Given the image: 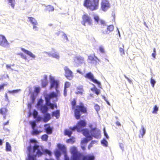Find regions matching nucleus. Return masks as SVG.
<instances>
[{
  "instance_id": "13",
  "label": "nucleus",
  "mask_w": 160,
  "mask_h": 160,
  "mask_svg": "<svg viewBox=\"0 0 160 160\" xmlns=\"http://www.w3.org/2000/svg\"><path fill=\"white\" fill-rule=\"evenodd\" d=\"M82 156L81 153L77 151H75L72 153V160H79Z\"/></svg>"
},
{
  "instance_id": "17",
  "label": "nucleus",
  "mask_w": 160,
  "mask_h": 160,
  "mask_svg": "<svg viewBox=\"0 0 160 160\" xmlns=\"http://www.w3.org/2000/svg\"><path fill=\"white\" fill-rule=\"evenodd\" d=\"M50 88L52 89L53 88H58L59 86V82L58 81L55 80L54 79H52L51 80Z\"/></svg>"
},
{
  "instance_id": "10",
  "label": "nucleus",
  "mask_w": 160,
  "mask_h": 160,
  "mask_svg": "<svg viewBox=\"0 0 160 160\" xmlns=\"http://www.w3.org/2000/svg\"><path fill=\"white\" fill-rule=\"evenodd\" d=\"M9 43L5 37L3 35L0 34V45L4 47H8Z\"/></svg>"
},
{
  "instance_id": "2",
  "label": "nucleus",
  "mask_w": 160,
  "mask_h": 160,
  "mask_svg": "<svg viewBox=\"0 0 160 160\" xmlns=\"http://www.w3.org/2000/svg\"><path fill=\"white\" fill-rule=\"evenodd\" d=\"M99 0H85L83 5L88 9L93 11L98 9Z\"/></svg>"
},
{
  "instance_id": "56",
  "label": "nucleus",
  "mask_w": 160,
  "mask_h": 160,
  "mask_svg": "<svg viewBox=\"0 0 160 160\" xmlns=\"http://www.w3.org/2000/svg\"><path fill=\"white\" fill-rule=\"evenodd\" d=\"M58 88H55V89L56 90V93H55L57 95V97L58 96H60V91L58 89Z\"/></svg>"
},
{
  "instance_id": "46",
  "label": "nucleus",
  "mask_w": 160,
  "mask_h": 160,
  "mask_svg": "<svg viewBox=\"0 0 160 160\" xmlns=\"http://www.w3.org/2000/svg\"><path fill=\"white\" fill-rule=\"evenodd\" d=\"M93 18L95 20V21L97 23H98L99 20V17L97 15H96Z\"/></svg>"
},
{
  "instance_id": "29",
  "label": "nucleus",
  "mask_w": 160,
  "mask_h": 160,
  "mask_svg": "<svg viewBox=\"0 0 160 160\" xmlns=\"http://www.w3.org/2000/svg\"><path fill=\"white\" fill-rule=\"evenodd\" d=\"M72 133L71 130L68 129H65L64 131V134L65 135H67L69 137H70Z\"/></svg>"
},
{
  "instance_id": "34",
  "label": "nucleus",
  "mask_w": 160,
  "mask_h": 160,
  "mask_svg": "<svg viewBox=\"0 0 160 160\" xmlns=\"http://www.w3.org/2000/svg\"><path fill=\"white\" fill-rule=\"evenodd\" d=\"M6 150L7 151H10L11 150V147L9 142H6Z\"/></svg>"
},
{
  "instance_id": "27",
  "label": "nucleus",
  "mask_w": 160,
  "mask_h": 160,
  "mask_svg": "<svg viewBox=\"0 0 160 160\" xmlns=\"http://www.w3.org/2000/svg\"><path fill=\"white\" fill-rule=\"evenodd\" d=\"M93 86H94V87L93 88H92L91 89V90L95 92V93H96L97 95H98L99 94L100 92V90L99 89H98L96 87L94 84H92Z\"/></svg>"
},
{
  "instance_id": "7",
  "label": "nucleus",
  "mask_w": 160,
  "mask_h": 160,
  "mask_svg": "<svg viewBox=\"0 0 160 160\" xmlns=\"http://www.w3.org/2000/svg\"><path fill=\"white\" fill-rule=\"evenodd\" d=\"M90 134L93 137L97 139L101 137L100 131L96 128H92L89 131Z\"/></svg>"
},
{
  "instance_id": "39",
  "label": "nucleus",
  "mask_w": 160,
  "mask_h": 160,
  "mask_svg": "<svg viewBox=\"0 0 160 160\" xmlns=\"http://www.w3.org/2000/svg\"><path fill=\"white\" fill-rule=\"evenodd\" d=\"M8 2H9L10 3V5L12 8H14L15 3V0H8Z\"/></svg>"
},
{
  "instance_id": "48",
  "label": "nucleus",
  "mask_w": 160,
  "mask_h": 160,
  "mask_svg": "<svg viewBox=\"0 0 160 160\" xmlns=\"http://www.w3.org/2000/svg\"><path fill=\"white\" fill-rule=\"evenodd\" d=\"M94 108L97 112L100 109L99 106L97 104H95L94 106Z\"/></svg>"
},
{
  "instance_id": "4",
  "label": "nucleus",
  "mask_w": 160,
  "mask_h": 160,
  "mask_svg": "<svg viewBox=\"0 0 160 160\" xmlns=\"http://www.w3.org/2000/svg\"><path fill=\"white\" fill-rule=\"evenodd\" d=\"M84 77L92 81L94 83L97 84L98 87L102 88L101 84L100 82L98 81L97 80L94 78L93 74L91 72L87 73L84 76Z\"/></svg>"
},
{
  "instance_id": "5",
  "label": "nucleus",
  "mask_w": 160,
  "mask_h": 160,
  "mask_svg": "<svg viewBox=\"0 0 160 160\" xmlns=\"http://www.w3.org/2000/svg\"><path fill=\"white\" fill-rule=\"evenodd\" d=\"M29 123L31 125L32 128L33 129V130L31 132V133L32 135H37L42 132V131L40 130L35 129V128L36 126V122L35 121H30L29 122Z\"/></svg>"
},
{
  "instance_id": "3",
  "label": "nucleus",
  "mask_w": 160,
  "mask_h": 160,
  "mask_svg": "<svg viewBox=\"0 0 160 160\" xmlns=\"http://www.w3.org/2000/svg\"><path fill=\"white\" fill-rule=\"evenodd\" d=\"M82 133L86 138H84L81 141L82 144L87 143L89 141L92 139V136L90 134L89 131L87 128L82 130Z\"/></svg>"
},
{
  "instance_id": "51",
  "label": "nucleus",
  "mask_w": 160,
  "mask_h": 160,
  "mask_svg": "<svg viewBox=\"0 0 160 160\" xmlns=\"http://www.w3.org/2000/svg\"><path fill=\"white\" fill-rule=\"evenodd\" d=\"M69 128L71 130H72V131L76 129H77V131H78V127L77 125L76 126H74V127H70Z\"/></svg>"
},
{
  "instance_id": "47",
  "label": "nucleus",
  "mask_w": 160,
  "mask_h": 160,
  "mask_svg": "<svg viewBox=\"0 0 160 160\" xmlns=\"http://www.w3.org/2000/svg\"><path fill=\"white\" fill-rule=\"evenodd\" d=\"M150 83L152 84V87H154L156 83L155 81L153 79L151 78L150 80Z\"/></svg>"
},
{
  "instance_id": "49",
  "label": "nucleus",
  "mask_w": 160,
  "mask_h": 160,
  "mask_svg": "<svg viewBox=\"0 0 160 160\" xmlns=\"http://www.w3.org/2000/svg\"><path fill=\"white\" fill-rule=\"evenodd\" d=\"M51 56L52 57L55 58L57 59H58L59 58V55L56 53L52 54L51 55Z\"/></svg>"
},
{
  "instance_id": "35",
  "label": "nucleus",
  "mask_w": 160,
  "mask_h": 160,
  "mask_svg": "<svg viewBox=\"0 0 160 160\" xmlns=\"http://www.w3.org/2000/svg\"><path fill=\"white\" fill-rule=\"evenodd\" d=\"M48 136L46 134L43 135L41 136V138L43 141H47L48 140Z\"/></svg>"
},
{
  "instance_id": "26",
  "label": "nucleus",
  "mask_w": 160,
  "mask_h": 160,
  "mask_svg": "<svg viewBox=\"0 0 160 160\" xmlns=\"http://www.w3.org/2000/svg\"><path fill=\"white\" fill-rule=\"evenodd\" d=\"M40 109L42 112L44 114L47 112L48 110V108L45 105H41Z\"/></svg>"
},
{
  "instance_id": "62",
  "label": "nucleus",
  "mask_w": 160,
  "mask_h": 160,
  "mask_svg": "<svg viewBox=\"0 0 160 160\" xmlns=\"http://www.w3.org/2000/svg\"><path fill=\"white\" fill-rule=\"evenodd\" d=\"M37 25H33V28L34 29H35V30H38L37 29V27L36 26H37Z\"/></svg>"
},
{
  "instance_id": "33",
  "label": "nucleus",
  "mask_w": 160,
  "mask_h": 160,
  "mask_svg": "<svg viewBox=\"0 0 160 160\" xmlns=\"http://www.w3.org/2000/svg\"><path fill=\"white\" fill-rule=\"evenodd\" d=\"M46 101V105L48 106H49L52 109H53L54 108V104L50 102V101H49L47 102V101Z\"/></svg>"
},
{
  "instance_id": "50",
  "label": "nucleus",
  "mask_w": 160,
  "mask_h": 160,
  "mask_svg": "<svg viewBox=\"0 0 160 160\" xmlns=\"http://www.w3.org/2000/svg\"><path fill=\"white\" fill-rule=\"evenodd\" d=\"M32 149V147L31 146V145L27 147V150L29 152L28 154H31L32 153H31V151Z\"/></svg>"
},
{
  "instance_id": "31",
  "label": "nucleus",
  "mask_w": 160,
  "mask_h": 160,
  "mask_svg": "<svg viewBox=\"0 0 160 160\" xmlns=\"http://www.w3.org/2000/svg\"><path fill=\"white\" fill-rule=\"evenodd\" d=\"M45 130L46 132L48 134H50L52 133V129L50 126L45 128Z\"/></svg>"
},
{
  "instance_id": "58",
  "label": "nucleus",
  "mask_w": 160,
  "mask_h": 160,
  "mask_svg": "<svg viewBox=\"0 0 160 160\" xmlns=\"http://www.w3.org/2000/svg\"><path fill=\"white\" fill-rule=\"evenodd\" d=\"M104 135L106 137V138L107 139H108L109 138V137L108 136V134L106 132V131H105V130L104 129Z\"/></svg>"
},
{
  "instance_id": "41",
  "label": "nucleus",
  "mask_w": 160,
  "mask_h": 160,
  "mask_svg": "<svg viewBox=\"0 0 160 160\" xmlns=\"http://www.w3.org/2000/svg\"><path fill=\"white\" fill-rule=\"evenodd\" d=\"M98 49H99L100 52L101 53H105V52L104 48H103V47L102 46H99V47Z\"/></svg>"
},
{
  "instance_id": "12",
  "label": "nucleus",
  "mask_w": 160,
  "mask_h": 160,
  "mask_svg": "<svg viewBox=\"0 0 160 160\" xmlns=\"http://www.w3.org/2000/svg\"><path fill=\"white\" fill-rule=\"evenodd\" d=\"M86 125V122L85 120H80L77 123V125L78 127V132L82 131L83 129H82L81 128L85 127Z\"/></svg>"
},
{
  "instance_id": "45",
  "label": "nucleus",
  "mask_w": 160,
  "mask_h": 160,
  "mask_svg": "<svg viewBox=\"0 0 160 160\" xmlns=\"http://www.w3.org/2000/svg\"><path fill=\"white\" fill-rule=\"evenodd\" d=\"M55 154L57 158H59L61 155L60 152L58 151L55 152Z\"/></svg>"
},
{
  "instance_id": "63",
  "label": "nucleus",
  "mask_w": 160,
  "mask_h": 160,
  "mask_svg": "<svg viewBox=\"0 0 160 160\" xmlns=\"http://www.w3.org/2000/svg\"><path fill=\"white\" fill-rule=\"evenodd\" d=\"M9 121L8 120L7 121V122H5L3 123V125L4 126H5L6 125H8L9 124Z\"/></svg>"
},
{
  "instance_id": "6",
  "label": "nucleus",
  "mask_w": 160,
  "mask_h": 160,
  "mask_svg": "<svg viewBox=\"0 0 160 160\" xmlns=\"http://www.w3.org/2000/svg\"><path fill=\"white\" fill-rule=\"evenodd\" d=\"M110 7V4L108 0H102L101 8L103 11H107Z\"/></svg>"
},
{
  "instance_id": "22",
  "label": "nucleus",
  "mask_w": 160,
  "mask_h": 160,
  "mask_svg": "<svg viewBox=\"0 0 160 160\" xmlns=\"http://www.w3.org/2000/svg\"><path fill=\"white\" fill-rule=\"evenodd\" d=\"M8 110L6 108L2 107L0 109V114L2 115H7Z\"/></svg>"
},
{
  "instance_id": "16",
  "label": "nucleus",
  "mask_w": 160,
  "mask_h": 160,
  "mask_svg": "<svg viewBox=\"0 0 160 160\" xmlns=\"http://www.w3.org/2000/svg\"><path fill=\"white\" fill-rule=\"evenodd\" d=\"M114 26L112 25H110L107 27V30H102V32L103 34H109L110 32L113 31Z\"/></svg>"
},
{
  "instance_id": "14",
  "label": "nucleus",
  "mask_w": 160,
  "mask_h": 160,
  "mask_svg": "<svg viewBox=\"0 0 160 160\" xmlns=\"http://www.w3.org/2000/svg\"><path fill=\"white\" fill-rule=\"evenodd\" d=\"M74 62L78 64H81L84 63V58L81 56H76L74 58Z\"/></svg>"
},
{
  "instance_id": "11",
  "label": "nucleus",
  "mask_w": 160,
  "mask_h": 160,
  "mask_svg": "<svg viewBox=\"0 0 160 160\" xmlns=\"http://www.w3.org/2000/svg\"><path fill=\"white\" fill-rule=\"evenodd\" d=\"M36 150H37L36 152V154L38 156H40L43 154V150L41 148H40L38 145L35 144L33 147V152H35Z\"/></svg>"
},
{
  "instance_id": "28",
  "label": "nucleus",
  "mask_w": 160,
  "mask_h": 160,
  "mask_svg": "<svg viewBox=\"0 0 160 160\" xmlns=\"http://www.w3.org/2000/svg\"><path fill=\"white\" fill-rule=\"evenodd\" d=\"M124 48V47L123 44H122L121 46L119 48V50L121 55H124L125 54Z\"/></svg>"
},
{
  "instance_id": "64",
  "label": "nucleus",
  "mask_w": 160,
  "mask_h": 160,
  "mask_svg": "<svg viewBox=\"0 0 160 160\" xmlns=\"http://www.w3.org/2000/svg\"><path fill=\"white\" fill-rule=\"evenodd\" d=\"M64 95L65 96H66L67 95V90L66 88H64Z\"/></svg>"
},
{
  "instance_id": "24",
  "label": "nucleus",
  "mask_w": 160,
  "mask_h": 160,
  "mask_svg": "<svg viewBox=\"0 0 160 160\" xmlns=\"http://www.w3.org/2000/svg\"><path fill=\"white\" fill-rule=\"evenodd\" d=\"M77 90H78L77 92H75V93L77 94H80L82 95L83 93V90L82 86H80L78 87L77 88Z\"/></svg>"
},
{
  "instance_id": "37",
  "label": "nucleus",
  "mask_w": 160,
  "mask_h": 160,
  "mask_svg": "<svg viewBox=\"0 0 160 160\" xmlns=\"http://www.w3.org/2000/svg\"><path fill=\"white\" fill-rule=\"evenodd\" d=\"M101 143L103 146L105 147L108 146V142L105 139H103L101 141Z\"/></svg>"
},
{
  "instance_id": "21",
  "label": "nucleus",
  "mask_w": 160,
  "mask_h": 160,
  "mask_svg": "<svg viewBox=\"0 0 160 160\" xmlns=\"http://www.w3.org/2000/svg\"><path fill=\"white\" fill-rule=\"evenodd\" d=\"M146 130L144 128L142 127L141 128V130L139 131V134L138 136L140 138H143V136L145 133Z\"/></svg>"
},
{
  "instance_id": "20",
  "label": "nucleus",
  "mask_w": 160,
  "mask_h": 160,
  "mask_svg": "<svg viewBox=\"0 0 160 160\" xmlns=\"http://www.w3.org/2000/svg\"><path fill=\"white\" fill-rule=\"evenodd\" d=\"M30 22L33 25H38V23L36 19L32 17H28Z\"/></svg>"
},
{
  "instance_id": "61",
  "label": "nucleus",
  "mask_w": 160,
  "mask_h": 160,
  "mask_svg": "<svg viewBox=\"0 0 160 160\" xmlns=\"http://www.w3.org/2000/svg\"><path fill=\"white\" fill-rule=\"evenodd\" d=\"M30 142L31 143H35L37 142V141L34 139H31L30 140Z\"/></svg>"
},
{
  "instance_id": "36",
  "label": "nucleus",
  "mask_w": 160,
  "mask_h": 160,
  "mask_svg": "<svg viewBox=\"0 0 160 160\" xmlns=\"http://www.w3.org/2000/svg\"><path fill=\"white\" fill-rule=\"evenodd\" d=\"M59 111L58 110H57L55 112H52L53 115L56 117L57 118H58L59 117Z\"/></svg>"
},
{
  "instance_id": "8",
  "label": "nucleus",
  "mask_w": 160,
  "mask_h": 160,
  "mask_svg": "<svg viewBox=\"0 0 160 160\" xmlns=\"http://www.w3.org/2000/svg\"><path fill=\"white\" fill-rule=\"evenodd\" d=\"M82 21L81 23L84 26H86V23H88L89 25H91L92 23V20L90 17L88 15L84 14L82 17Z\"/></svg>"
},
{
  "instance_id": "42",
  "label": "nucleus",
  "mask_w": 160,
  "mask_h": 160,
  "mask_svg": "<svg viewBox=\"0 0 160 160\" xmlns=\"http://www.w3.org/2000/svg\"><path fill=\"white\" fill-rule=\"evenodd\" d=\"M38 112L36 110H34L33 112V115L34 118H36L37 116H38Z\"/></svg>"
},
{
  "instance_id": "40",
  "label": "nucleus",
  "mask_w": 160,
  "mask_h": 160,
  "mask_svg": "<svg viewBox=\"0 0 160 160\" xmlns=\"http://www.w3.org/2000/svg\"><path fill=\"white\" fill-rule=\"evenodd\" d=\"M43 101L42 99H39V101H38V102L37 103V105L39 107L40 106H41V105H42V104L43 103Z\"/></svg>"
},
{
  "instance_id": "1",
  "label": "nucleus",
  "mask_w": 160,
  "mask_h": 160,
  "mask_svg": "<svg viewBox=\"0 0 160 160\" xmlns=\"http://www.w3.org/2000/svg\"><path fill=\"white\" fill-rule=\"evenodd\" d=\"M71 103L72 109L74 110V116L77 120L80 118L82 114H87V109L82 102H80L79 105L76 106V98H73Z\"/></svg>"
},
{
  "instance_id": "44",
  "label": "nucleus",
  "mask_w": 160,
  "mask_h": 160,
  "mask_svg": "<svg viewBox=\"0 0 160 160\" xmlns=\"http://www.w3.org/2000/svg\"><path fill=\"white\" fill-rule=\"evenodd\" d=\"M40 88L39 87H36L35 88L34 92L38 94L40 92Z\"/></svg>"
},
{
  "instance_id": "15",
  "label": "nucleus",
  "mask_w": 160,
  "mask_h": 160,
  "mask_svg": "<svg viewBox=\"0 0 160 160\" xmlns=\"http://www.w3.org/2000/svg\"><path fill=\"white\" fill-rule=\"evenodd\" d=\"M57 97V95L54 92H52L50 93L49 94L47 95L45 97V101H50L51 98Z\"/></svg>"
},
{
  "instance_id": "52",
  "label": "nucleus",
  "mask_w": 160,
  "mask_h": 160,
  "mask_svg": "<svg viewBox=\"0 0 160 160\" xmlns=\"http://www.w3.org/2000/svg\"><path fill=\"white\" fill-rule=\"evenodd\" d=\"M19 90H13L12 91H8V92L9 93H16L18 92Z\"/></svg>"
},
{
  "instance_id": "19",
  "label": "nucleus",
  "mask_w": 160,
  "mask_h": 160,
  "mask_svg": "<svg viewBox=\"0 0 160 160\" xmlns=\"http://www.w3.org/2000/svg\"><path fill=\"white\" fill-rule=\"evenodd\" d=\"M21 50L22 51L24 52L26 54L29 55L30 57L32 58H35V56L31 52L25 49L24 48H22Z\"/></svg>"
},
{
  "instance_id": "55",
  "label": "nucleus",
  "mask_w": 160,
  "mask_h": 160,
  "mask_svg": "<svg viewBox=\"0 0 160 160\" xmlns=\"http://www.w3.org/2000/svg\"><path fill=\"white\" fill-rule=\"evenodd\" d=\"M7 84L3 83L2 85H0V91L4 88V87L7 85Z\"/></svg>"
},
{
  "instance_id": "30",
  "label": "nucleus",
  "mask_w": 160,
  "mask_h": 160,
  "mask_svg": "<svg viewBox=\"0 0 160 160\" xmlns=\"http://www.w3.org/2000/svg\"><path fill=\"white\" fill-rule=\"evenodd\" d=\"M88 59L91 62L96 61V59H98L97 57H96L95 55L93 56L92 55H90L88 56Z\"/></svg>"
},
{
  "instance_id": "54",
  "label": "nucleus",
  "mask_w": 160,
  "mask_h": 160,
  "mask_svg": "<svg viewBox=\"0 0 160 160\" xmlns=\"http://www.w3.org/2000/svg\"><path fill=\"white\" fill-rule=\"evenodd\" d=\"M44 152H45L46 154H48L49 155H51V152L48 150L46 149L44 150Z\"/></svg>"
},
{
  "instance_id": "53",
  "label": "nucleus",
  "mask_w": 160,
  "mask_h": 160,
  "mask_svg": "<svg viewBox=\"0 0 160 160\" xmlns=\"http://www.w3.org/2000/svg\"><path fill=\"white\" fill-rule=\"evenodd\" d=\"M74 142V140L72 138H69L67 140V143H70L71 142L72 143H73Z\"/></svg>"
},
{
  "instance_id": "57",
  "label": "nucleus",
  "mask_w": 160,
  "mask_h": 160,
  "mask_svg": "<svg viewBox=\"0 0 160 160\" xmlns=\"http://www.w3.org/2000/svg\"><path fill=\"white\" fill-rule=\"evenodd\" d=\"M22 58L26 59V57L22 53H20L18 54Z\"/></svg>"
},
{
  "instance_id": "9",
  "label": "nucleus",
  "mask_w": 160,
  "mask_h": 160,
  "mask_svg": "<svg viewBox=\"0 0 160 160\" xmlns=\"http://www.w3.org/2000/svg\"><path fill=\"white\" fill-rule=\"evenodd\" d=\"M65 76L69 80H71L73 77V72L68 67L65 66L64 68Z\"/></svg>"
},
{
  "instance_id": "25",
  "label": "nucleus",
  "mask_w": 160,
  "mask_h": 160,
  "mask_svg": "<svg viewBox=\"0 0 160 160\" xmlns=\"http://www.w3.org/2000/svg\"><path fill=\"white\" fill-rule=\"evenodd\" d=\"M94 159L95 157L93 155L85 156L82 158V160H94Z\"/></svg>"
},
{
  "instance_id": "38",
  "label": "nucleus",
  "mask_w": 160,
  "mask_h": 160,
  "mask_svg": "<svg viewBox=\"0 0 160 160\" xmlns=\"http://www.w3.org/2000/svg\"><path fill=\"white\" fill-rule=\"evenodd\" d=\"M158 110V107L156 105H155L154 106L153 108V110L152 111V113H157V112Z\"/></svg>"
},
{
  "instance_id": "23",
  "label": "nucleus",
  "mask_w": 160,
  "mask_h": 160,
  "mask_svg": "<svg viewBox=\"0 0 160 160\" xmlns=\"http://www.w3.org/2000/svg\"><path fill=\"white\" fill-rule=\"evenodd\" d=\"M51 119L50 114L49 113L45 114L43 118V121L46 122L49 120Z\"/></svg>"
},
{
  "instance_id": "60",
  "label": "nucleus",
  "mask_w": 160,
  "mask_h": 160,
  "mask_svg": "<svg viewBox=\"0 0 160 160\" xmlns=\"http://www.w3.org/2000/svg\"><path fill=\"white\" fill-rule=\"evenodd\" d=\"M36 118H37V120L38 122L40 121L42 118V117H41L40 116H38V117L37 116V117Z\"/></svg>"
},
{
  "instance_id": "59",
  "label": "nucleus",
  "mask_w": 160,
  "mask_h": 160,
  "mask_svg": "<svg viewBox=\"0 0 160 160\" xmlns=\"http://www.w3.org/2000/svg\"><path fill=\"white\" fill-rule=\"evenodd\" d=\"M29 160H34L33 157L31 156L30 154H28Z\"/></svg>"
},
{
  "instance_id": "18",
  "label": "nucleus",
  "mask_w": 160,
  "mask_h": 160,
  "mask_svg": "<svg viewBox=\"0 0 160 160\" xmlns=\"http://www.w3.org/2000/svg\"><path fill=\"white\" fill-rule=\"evenodd\" d=\"M47 79V76L46 75H44V79L41 80V85L42 87L44 88L48 85V82Z\"/></svg>"
},
{
  "instance_id": "43",
  "label": "nucleus",
  "mask_w": 160,
  "mask_h": 160,
  "mask_svg": "<svg viewBox=\"0 0 160 160\" xmlns=\"http://www.w3.org/2000/svg\"><path fill=\"white\" fill-rule=\"evenodd\" d=\"M70 85V83L68 82H65L64 88H69Z\"/></svg>"
},
{
  "instance_id": "32",
  "label": "nucleus",
  "mask_w": 160,
  "mask_h": 160,
  "mask_svg": "<svg viewBox=\"0 0 160 160\" xmlns=\"http://www.w3.org/2000/svg\"><path fill=\"white\" fill-rule=\"evenodd\" d=\"M46 10L49 12H52L54 11V8L53 6L50 5H48L46 7Z\"/></svg>"
}]
</instances>
